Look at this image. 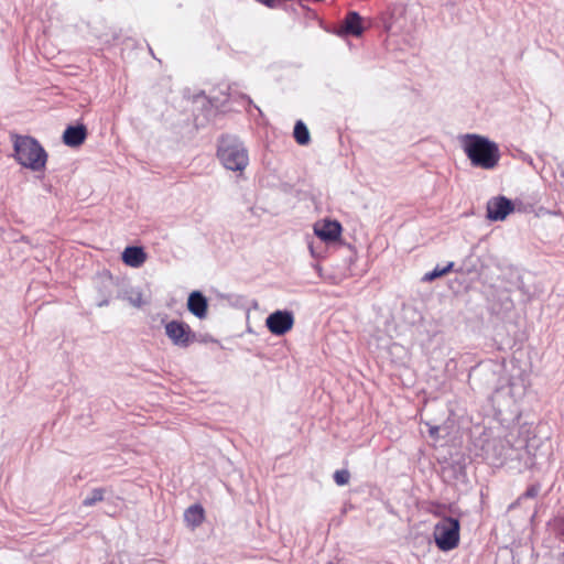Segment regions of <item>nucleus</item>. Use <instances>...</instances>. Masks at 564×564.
Masks as SVG:
<instances>
[{"mask_svg": "<svg viewBox=\"0 0 564 564\" xmlns=\"http://www.w3.org/2000/svg\"><path fill=\"white\" fill-rule=\"evenodd\" d=\"M438 431H440V427L438 426H430L429 429V434L431 437L433 438H437L438 436Z\"/></svg>", "mask_w": 564, "mask_h": 564, "instance_id": "20", "label": "nucleus"}, {"mask_svg": "<svg viewBox=\"0 0 564 564\" xmlns=\"http://www.w3.org/2000/svg\"><path fill=\"white\" fill-rule=\"evenodd\" d=\"M314 232L323 241H335L340 236L341 226L337 221L325 220L315 224Z\"/></svg>", "mask_w": 564, "mask_h": 564, "instance_id": "8", "label": "nucleus"}, {"mask_svg": "<svg viewBox=\"0 0 564 564\" xmlns=\"http://www.w3.org/2000/svg\"><path fill=\"white\" fill-rule=\"evenodd\" d=\"M328 564H332V563H328Z\"/></svg>", "mask_w": 564, "mask_h": 564, "instance_id": "23", "label": "nucleus"}, {"mask_svg": "<svg viewBox=\"0 0 564 564\" xmlns=\"http://www.w3.org/2000/svg\"><path fill=\"white\" fill-rule=\"evenodd\" d=\"M147 260V253L141 247H127L122 252V261L131 267L139 268Z\"/></svg>", "mask_w": 564, "mask_h": 564, "instance_id": "11", "label": "nucleus"}, {"mask_svg": "<svg viewBox=\"0 0 564 564\" xmlns=\"http://www.w3.org/2000/svg\"><path fill=\"white\" fill-rule=\"evenodd\" d=\"M514 210L513 203L505 196L492 197L487 203V218L502 221Z\"/></svg>", "mask_w": 564, "mask_h": 564, "instance_id": "7", "label": "nucleus"}, {"mask_svg": "<svg viewBox=\"0 0 564 564\" xmlns=\"http://www.w3.org/2000/svg\"><path fill=\"white\" fill-rule=\"evenodd\" d=\"M346 31L359 36L362 33L361 18L357 12H349L345 20Z\"/></svg>", "mask_w": 564, "mask_h": 564, "instance_id": "13", "label": "nucleus"}, {"mask_svg": "<svg viewBox=\"0 0 564 564\" xmlns=\"http://www.w3.org/2000/svg\"><path fill=\"white\" fill-rule=\"evenodd\" d=\"M539 491H540V486L539 485H532V486H530L527 489V491L523 494L522 497H524V498H534V497L538 496Z\"/></svg>", "mask_w": 564, "mask_h": 564, "instance_id": "19", "label": "nucleus"}, {"mask_svg": "<svg viewBox=\"0 0 564 564\" xmlns=\"http://www.w3.org/2000/svg\"><path fill=\"white\" fill-rule=\"evenodd\" d=\"M13 148L14 158L22 166L35 172L45 167L47 154L34 138L14 135Z\"/></svg>", "mask_w": 564, "mask_h": 564, "instance_id": "2", "label": "nucleus"}, {"mask_svg": "<svg viewBox=\"0 0 564 564\" xmlns=\"http://www.w3.org/2000/svg\"><path fill=\"white\" fill-rule=\"evenodd\" d=\"M293 134L296 142L301 145L307 144L310 142L308 129L302 121H297L295 123Z\"/></svg>", "mask_w": 564, "mask_h": 564, "instance_id": "14", "label": "nucleus"}, {"mask_svg": "<svg viewBox=\"0 0 564 564\" xmlns=\"http://www.w3.org/2000/svg\"><path fill=\"white\" fill-rule=\"evenodd\" d=\"M108 305V300H105L98 304V306H105Z\"/></svg>", "mask_w": 564, "mask_h": 564, "instance_id": "22", "label": "nucleus"}, {"mask_svg": "<svg viewBox=\"0 0 564 564\" xmlns=\"http://www.w3.org/2000/svg\"><path fill=\"white\" fill-rule=\"evenodd\" d=\"M463 149L471 165L476 167L492 170L500 160V151L497 143L479 134L464 135Z\"/></svg>", "mask_w": 564, "mask_h": 564, "instance_id": "1", "label": "nucleus"}, {"mask_svg": "<svg viewBox=\"0 0 564 564\" xmlns=\"http://www.w3.org/2000/svg\"><path fill=\"white\" fill-rule=\"evenodd\" d=\"M310 248V252L313 257H317L318 254L316 253V249L314 248V245L313 243H310L308 246Z\"/></svg>", "mask_w": 564, "mask_h": 564, "instance_id": "21", "label": "nucleus"}, {"mask_svg": "<svg viewBox=\"0 0 564 564\" xmlns=\"http://www.w3.org/2000/svg\"><path fill=\"white\" fill-rule=\"evenodd\" d=\"M87 137V129L84 124L69 126L63 133V142L68 147H79Z\"/></svg>", "mask_w": 564, "mask_h": 564, "instance_id": "9", "label": "nucleus"}, {"mask_svg": "<svg viewBox=\"0 0 564 564\" xmlns=\"http://www.w3.org/2000/svg\"><path fill=\"white\" fill-rule=\"evenodd\" d=\"M104 499V490L100 488L94 489L84 500L83 505L86 507H91L95 503L101 501Z\"/></svg>", "mask_w": 564, "mask_h": 564, "instance_id": "17", "label": "nucleus"}, {"mask_svg": "<svg viewBox=\"0 0 564 564\" xmlns=\"http://www.w3.org/2000/svg\"><path fill=\"white\" fill-rule=\"evenodd\" d=\"M124 299L137 308H140L149 303L148 300L143 299V294L139 290H130L126 293Z\"/></svg>", "mask_w": 564, "mask_h": 564, "instance_id": "15", "label": "nucleus"}, {"mask_svg": "<svg viewBox=\"0 0 564 564\" xmlns=\"http://www.w3.org/2000/svg\"><path fill=\"white\" fill-rule=\"evenodd\" d=\"M453 265H454V263L449 262L446 267H444L442 269L436 267L433 271L424 274L423 281L431 282V281L435 280L436 278L445 275L446 273H448L452 270Z\"/></svg>", "mask_w": 564, "mask_h": 564, "instance_id": "16", "label": "nucleus"}, {"mask_svg": "<svg viewBox=\"0 0 564 564\" xmlns=\"http://www.w3.org/2000/svg\"><path fill=\"white\" fill-rule=\"evenodd\" d=\"M187 307L196 317L204 318L207 314V300L200 292L194 291L188 296Z\"/></svg>", "mask_w": 564, "mask_h": 564, "instance_id": "10", "label": "nucleus"}, {"mask_svg": "<svg viewBox=\"0 0 564 564\" xmlns=\"http://www.w3.org/2000/svg\"><path fill=\"white\" fill-rule=\"evenodd\" d=\"M218 156L227 170L243 171L249 163L247 149L231 137H224L219 141Z\"/></svg>", "mask_w": 564, "mask_h": 564, "instance_id": "3", "label": "nucleus"}, {"mask_svg": "<svg viewBox=\"0 0 564 564\" xmlns=\"http://www.w3.org/2000/svg\"><path fill=\"white\" fill-rule=\"evenodd\" d=\"M433 536L440 550L455 549L459 542V521L454 518H443L435 524Z\"/></svg>", "mask_w": 564, "mask_h": 564, "instance_id": "4", "label": "nucleus"}, {"mask_svg": "<svg viewBox=\"0 0 564 564\" xmlns=\"http://www.w3.org/2000/svg\"><path fill=\"white\" fill-rule=\"evenodd\" d=\"M350 474L346 469L336 470L334 474V480L338 486H344L349 482Z\"/></svg>", "mask_w": 564, "mask_h": 564, "instance_id": "18", "label": "nucleus"}, {"mask_svg": "<svg viewBox=\"0 0 564 564\" xmlns=\"http://www.w3.org/2000/svg\"><path fill=\"white\" fill-rule=\"evenodd\" d=\"M165 334L173 345L182 348L188 347L194 340V335L189 326L184 322H169L165 324Z\"/></svg>", "mask_w": 564, "mask_h": 564, "instance_id": "5", "label": "nucleus"}, {"mask_svg": "<svg viewBox=\"0 0 564 564\" xmlns=\"http://www.w3.org/2000/svg\"><path fill=\"white\" fill-rule=\"evenodd\" d=\"M184 519L192 528L198 527L204 521V509L198 505L191 506L186 509Z\"/></svg>", "mask_w": 564, "mask_h": 564, "instance_id": "12", "label": "nucleus"}, {"mask_svg": "<svg viewBox=\"0 0 564 564\" xmlns=\"http://www.w3.org/2000/svg\"><path fill=\"white\" fill-rule=\"evenodd\" d=\"M265 325L273 335L281 336L292 329L294 316L289 311H275L267 317Z\"/></svg>", "mask_w": 564, "mask_h": 564, "instance_id": "6", "label": "nucleus"}]
</instances>
